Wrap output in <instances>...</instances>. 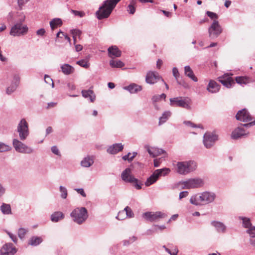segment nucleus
I'll use <instances>...</instances> for the list:
<instances>
[{"mask_svg":"<svg viewBox=\"0 0 255 255\" xmlns=\"http://www.w3.org/2000/svg\"><path fill=\"white\" fill-rule=\"evenodd\" d=\"M120 0H107L105 1L103 5L96 12L97 18L99 19H102L108 17L118 2Z\"/></svg>","mask_w":255,"mask_h":255,"instance_id":"obj_1","label":"nucleus"},{"mask_svg":"<svg viewBox=\"0 0 255 255\" xmlns=\"http://www.w3.org/2000/svg\"><path fill=\"white\" fill-rule=\"evenodd\" d=\"M181 189L197 188L202 187L204 185L203 180L199 178H190L186 181H180L172 186V189L179 188L181 185Z\"/></svg>","mask_w":255,"mask_h":255,"instance_id":"obj_2","label":"nucleus"},{"mask_svg":"<svg viewBox=\"0 0 255 255\" xmlns=\"http://www.w3.org/2000/svg\"><path fill=\"white\" fill-rule=\"evenodd\" d=\"M177 167V171L179 174L186 175L195 171L197 167V164L193 160L178 162Z\"/></svg>","mask_w":255,"mask_h":255,"instance_id":"obj_3","label":"nucleus"},{"mask_svg":"<svg viewBox=\"0 0 255 255\" xmlns=\"http://www.w3.org/2000/svg\"><path fill=\"white\" fill-rule=\"evenodd\" d=\"M70 215L74 222L79 225L84 223L88 217L87 210L85 207L75 209Z\"/></svg>","mask_w":255,"mask_h":255,"instance_id":"obj_4","label":"nucleus"},{"mask_svg":"<svg viewBox=\"0 0 255 255\" xmlns=\"http://www.w3.org/2000/svg\"><path fill=\"white\" fill-rule=\"evenodd\" d=\"M24 18L17 21L11 27L9 34L13 36H20L26 34L28 31V27L22 23Z\"/></svg>","mask_w":255,"mask_h":255,"instance_id":"obj_5","label":"nucleus"},{"mask_svg":"<svg viewBox=\"0 0 255 255\" xmlns=\"http://www.w3.org/2000/svg\"><path fill=\"white\" fill-rule=\"evenodd\" d=\"M121 177L125 182L132 183L136 189L139 190L141 188V183H139L138 180L131 175L130 168H127L124 170L122 173Z\"/></svg>","mask_w":255,"mask_h":255,"instance_id":"obj_6","label":"nucleus"},{"mask_svg":"<svg viewBox=\"0 0 255 255\" xmlns=\"http://www.w3.org/2000/svg\"><path fill=\"white\" fill-rule=\"evenodd\" d=\"M170 105L172 107H180L186 109H190L191 100L188 98L178 97L170 99Z\"/></svg>","mask_w":255,"mask_h":255,"instance_id":"obj_7","label":"nucleus"},{"mask_svg":"<svg viewBox=\"0 0 255 255\" xmlns=\"http://www.w3.org/2000/svg\"><path fill=\"white\" fill-rule=\"evenodd\" d=\"M17 131L20 140H25L28 136L29 134L28 125L25 119H21L19 122L17 127Z\"/></svg>","mask_w":255,"mask_h":255,"instance_id":"obj_8","label":"nucleus"},{"mask_svg":"<svg viewBox=\"0 0 255 255\" xmlns=\"http://www.w3.org/2000/svg\"><path fill=\"white\" fill-rule=\"evenodd\" d=\"M12 145L16 151L24 154H31L34 152L33 149L22 142L19 140L14 138Z\"/></svg>","mask_w":255,"mask_h":255,"instance_id":"obj_9","label":"nucleus"},{"mask_svg":"<svg viewBox=\"0 0 255 255\" xmlns=\"http://www.w3.org/2000/svg\"><path fill=\"white\" fill-rule=\"evenodd\" d=\"M142 216L146 220L153 222L158 221L161 219L165 218L167 215L162 212H147L143 214Z\"/></svg>","mask_w":255,"mask_h":255,"instance_id":"obj_10","label":"nucleus"},{"mask_svg":"<svg viewBox=\"0 0 255 255\" xmlns=\"http://www.w3.org/2000/svg\"><path fill=\"white\" fill-rule=\"evenodd\" d=\"M222 28L219 24V21L217 20H214L208 28L209 37L211 39L216 38L222 32Z\"/></svg>","mask_w":255,"mask_h":255,"instance_id":"obj_11","label":"nucleus"},{"mask_svg":"<svg viewBox=\"0 0 255 255\" xmlns=\"http://www.w3.org/2000/svg\"><path fill=\"white\" fill-rule=\"evenodd\" d=\"M217 140L218 136L216 134L207 132L204 135L203 142L206 148H210Z\"/></svg>","mask_w":255,"mask_h":255,"instance_id":"obj_12","label":"nucleus"},{"mask_svg":"<svg viewBox=\"0 0 255 255\" xmlns=\"http://www.w3.org/2000/svg\"><path fill=\"white\" fill-rule=\"evenodd\" d=\"M0 255H14L17 252V249L12 243H6L0 249Z\"/></svg>","mask_w":255,"mask_h":255,"instance_id":"obj_13","label":"nucleus"},{"mask_svg":"<svg viewBox=\"0 0 255 255\" xmlns=\"http://www.w3.org/2000/svg\"><path fill=\"white\" fill-rule=\"evenodd\" d=\"M236 118L237 120L243 122H248L252 120L251 115L246 109L239 111L236 114Z\"/></svg>","mask_w":255,"mask_h":255,"instance_id":"obj_14","label":"nucleus"},{"mask_svg":"<svg viewBox=\"0 0 255 255\" xmlns=\"http://www.w3.org/2000/svg\"><path fill=\"white\" fill-rule=\"evenodd\" d=\"M20 82V77L18 75L15 74L13 76V80L10 85L8 87L6 90V93L8 95L11 94L14 92L18 87Z\"/></svg>","mask_w":255,"mask_h":255,"instance_id":"obj_15","label":"nucleus"},{"mask_svg":"<svg viewBox=\"0 0 255 255\" xmlns=\"http://www.w3.org/2000/svg\"><path fill=\"white\" fill-rule=\"evenodd\" d=\"M203 205L210 203L214 201L215 194L214 193L204 192L200 194Z\"/></svg>","mask_w":255,"mask_h":255,"instance_id":"obj_16","label":"nucleus"},{"mask_svg":"<svg viewBox=\"0 0 255 255\" xmlns=\"http://www.w3.org/2000/svg\"><path fill=\"white\" fill-rule=\"evenodd\" d=\"M161 77H160L157 73L153 71H149L146 74L145 81L148 84H154L158 80L161 79Z\"/></svg>","mask_w":255,"mask_h":255,"instance_id":"obj_17","label":"nucleus"},{"mask_svg":"<svg viewBox=\"0 0 255 255\" xmlns=\"http://www.w3.org/2000/svg\"><path fill=\"white\" fill-rule=\"evenodd\" d=\"M248 134L249 132L246 133L245 130L243 128L238 127L232 131L231 137L234 139H237Z\"/></svg>","mask_w":255,"mask_h":255,"instance_id":"obj_18","label":"nucleus"},{"mask_svg":"<svg viewBox=\"0 0 255 255\" xmlns=\"http://www.w3.org/2000/svg\"><path fill=\"white\" fill-rule=\"evenodd\" d=\"M144 148L147 150V152L150 156L153 157H156L164 153V151L157 147H150L149 145H146Z\"/></svg>","mask_w":255,"mask_h":255,"instance_id":"obj_19","label":"nucleus"},{"mask_svg":"<svg viewBox=\"0 0 255 255\" xmlns=\"http://www.w3.org/2000/svg\"><path fill=\"white\" fill-rule=\"evenodd\" d=\"M211 225L213 226L216 231L219 233H225L227 231L226 226L222 222L216 221L211 222Z\"/></svg>","mask_w":255,"mask_h":255,"instance_id":"obj_20","label":"nucleus"},{"mask_svg":"<svg viewBox=\"0 0 255 255\" xmlns=\"http://www.w3.org/2000/svg\"><path fill=\"white\" fill-rule=\"evenodd\" d=\"M218 81L227 88H231L233 84H235L232 78L226 76L225 77H220L218 78Z\"/></svg>","mask_w":255,"mask_h":255,"instance_id":"obj_21","label":"nucleus"},{"mask_svg":"<svg viewBox=\"0 0 255 255\" xmlns=\"http://www.w3.org/2000/svg\"><path fill=\"white\" fill-rule=\"evenodd\" d=\"M124 146L122 143L114 144L107 149V152L110 154H116L123 149Z\"/></svg>","mask_w":255,"mask_h":255,"instance_id":"obj_22","label":"nucleus"},{"mask_svg":"<svg viewBox=\"0 0 255 255\" xmlns=\"http://www.w3.org/2000/svg\"><path fill=\"white\" fill-rule=\"evenodd\" d=\"M220 87V86L214 80H210L207 89L210 93H215L219 91Z\"/></svg>","mask_w":255,"mask_h":255,"instance_id":"obj_23","label":"nucleus"},{"mask_svg":"<svg viewBox=\"0 0 255 255\" xmlns=\"http://www.w3.org/2000/svg\"><path fill=\"white\" fill-rule=\"evenodd\" d=\"M108 51L109 55L111 58L119 57L121 56L122 52L116 46L110 47Z\"/></svg>","mask_w":255,"mask_h":255,"instance_id":"obj_24","label":"nucleus"},{"mask_svg":"<svg viewBox=\"0 0 255 255\" xmlns=\"http://www.w3.org/2000/svg\"><path fill=\"white\" fill-rule=\"evenodd\" d=\"M159 171L158 170H155L152 174L147 179L146 182H145V185L146 186H149L150 185L155 183L158 178V174Z\"/></svg>","mask_w":255,"mask_h":255,"instance_id":"obj_25","label":"nucleus"},{"mask_svg":"<svg viewBox=\"0 0 255 255\" xmlns=\"http://www.w3.org/2000/svg\"><path fill=\"white\" fill-rule=\"evenodd\" d=\"M190 203L196 206L203 205L200 194H196L192 195L190 199Z\"/></svg>","mask_w":255,"mask_h":255,"instance_id":"obj_26","label":"nucleus"},{"mask_svg":"<svg viewBox=\"0 0 255 255\" xmlns=\"http://www.w3.org/2000/svg\"><path fill=\"white\" fill-rule=\"evenodd\" d=\"M43 242V239L41 237L32 236L28 241V244L31 246H37Z\"/></svg>","mask_w":255,"mask_h":255,"instance_id":"obj_27","label":"nucleus"},{"mask_svg":"<svg viewBox=\"0 0 255 255\" xmlns=\"http://www.w3.org/2000/svg\"><path fill=\"white\" fill-rule=\"evenodd\" d=\"M61 71L65 75H70L74 72V68L68 64H64L61 66Z\"/></svg>","mask_w":255,"mask_h":255,"instance_id":"obj_28","label":"nucleus"},{"mask_svg":"<svg viewBox=\"0 0 255 255\" xmlns=\"http://www.w3.org/2000/svg\"><path fill=\"white\" fill-rule=\"evenodd\" d=\"M184 73L185 75L192 79L194 82H197L198 79L195 76L193 70L191 69L189 66H186L184 67Z\"/></svg>","mask_w":255,"mask_h":255,"instance_id":"obj_29","label":"nucleus"},{"mask_svg":"<svg viewBox=\"0 0 255 255\" xmlns=\"http://www.w3.org/2000/svg\"><path fill=\"white\" fill-rule=\"evenodd\" d=\"M124 89L128 91L131 94L135 93L142 90L141 86L136 84H131L128 86L125 87Z\"/></svg>","mask_w":255,"mask_h":255,"instance_id":"obj_30","label":"nucleus"},{"mask_svg":"<svg viewBox=\"0 0 255 255\" xmlns=\"http://www.w3.org/2000/svg\"><path fill=\"white\" fill-rule=\"evenodd\" d=\"M82 94L85 98H89L91 102H93L95 100L96 96L94 92L91 90H83L82 91Z\"/></svg>","mask_w":255,"mask_h":255,"instance_id":"obj_31","label":"nucleus"},{"mask_svg":"<svg viewBox=\"0 0 255 255\" xmlns=\"http://www.w3.org/2000/svg\"><path fill=\"white\" fill-rule=\"evenodd\" d=\"M64 218V215L61 212H55L51 215V220L53 222H58Z\"/></svg>","mask_w":255,"mask_h":255,"instance_id":"obj_32","label":"nucleus"},{"mask_svg":"<svg viewBox=\"0 0 255 255\" xmlns=\"http://www.w3.org/2000/svg\"><path fill=\"white\" fill-rule=\"evenodd\" d=\"M94 163L93 159L92 157L87 156L85 157L81 161V165L84 167H89Z\"/></svg>","mask_w":255,"mask_h":255,"instance_id":"obj_33","label":"nucleus"},{"mask_svg":"<svg viewBox=\"0 0 255 255\" xmlns=\"http://www.w3.org/2000/svg\"><path fill=\"white\" fill-rule=\"evenodd\" d=\"M50 26L52 30L54 29L58 26H60L62 24V21L60 18H55L50 21Z\"/></svg>","mask_w":255,"mask_h":255,"instance_id":"obj_34","label":"nucleus"},{"mask_svg":"<svg viewBox=\"0 0 255 255\" xmlns=\"http://www.w3.org/2000/svg\"><path fill=\"white\" fill-rule=\"evenodd\" d=\"M171 113L170 111L164 112L159 118L158 125H161L165 123L171 116Z\"/></svg>","mask_w":255,"mask_h":255,"instance_id":"obj_35","label":"nucleus"},{"mask_svg":"<svg viewBox=\"0 0 255 255\" xmlns=\"http://www.w3.org/2000/svg\"><path fill=\"white\" fill-rule=\"evenodd\" d=\"M0 211L3 214L9 215L11 214V207L9 204L2 203L0 206Z\"/></svg>","mask_w":255,"mask_h":255,"instance_id":"obj_36","label":"nucleus"},{"mask_svg":"<svg viewBox=\"0 0 255 255\" xmlns=\"http://www.w3.org/2000/svg\"><path fill=\"white\" fill-rule=\"evenodd\" d=\"M110 65L112 68H122L124 66V64L121 60L112 59L110 61Z\"/></svg>","mask_w":255,"mask_h":255,"instance_id":"obj_37","label":"nucleus"},{"mask_svg":"<svg viewBox=\"0 0 255 255\" xmlns=\"http://www.w3.org/2000/svg\"><path fill=\"white\" fill-rule=\"evenodd\" d=\"M239 218L240 220H242L243 221V226L245 228H248V229L251 227L252 224L250 221V219L248 218L243 217H239Z\"/></svg>","mask_w":255,"mask_h":255,"instance_id":"obj_38","label":"nucleus"},{"mask_svg":"<svg viewBox=\"0 0 255 255\" xmlns=\"http://www.w3.org/2000/svg\"><path fill=\"white\" fill-rule=\"evenodd\" d=\"M135 2L132 0L127 7V11L129 13L133 14L135 11Z\"/></svg>","mask_w":255,"mask_h":255,"instance_id":"obj_39","label":"nucleus"},{"mask_svg":"<svg viewBox=\"0 0 255 255\" xmlns=\"http://www.w3.org/2000/svg\"><path fill=\"white\" fill-rule=\"evenodd\" d=\"M11 147L3 142H0V152L10 151Z\"/></svg>","mask_w":255,"mask_h":255,"instance_id":"obj_40","label":"nucleus"},{"mask_svg":"<svg viewBox=\"0 0 255 255\" xmlns=\"http://www.w3.org/2000/svg\"><path fill=\"white\" fill-rule=\"evenodd\" d=\"M76 64L85 68H88L90 66L88 60L86 59L79 60L76 62Z\"/></svg>","mask_w":255,"mask_h":255,"instance_id":"obj_41","label":"nucleus"},{"mask_svg":"<svg viewBox=\"0 0 255 255\" xmlns=\"http://www.w3.org/2000/svg\"><path fill=\"white\" fill-rule=\"evenodd\" d=\"M127 217L132 218L134 216V214L130 207L127 206L124 210Z\"/></svg>","mask_w":255,"mask_h":255,"instance_id":"obj_42","label":"nucleus"},{"mask_svg":"<svg viewBox=\"0 0 255 255\" xmlns=\"http://www.w3.org/2000/svg\"><path fill=\"white\" fill-rule=\"evenodd\" d=\"M28 231V230L27 229L22 228H19L18 231V235L19 238L21 239H23Z\"/></svg>","mask_w":255,"mask_h":255,"instance_id":"obj_43","label":"nucleus"},{"mask_svg":"<svg viewBox=\"0 0 255 255\" xmlns=\"http://www.w3.org/2000/svg\"><path fill=\"white\" fill-rule=\"evenodd\" d=\"M156 170H158L159 172H158V176L159 177L160 176H166L169 174L170 171V170L168 168H164L162 169H157Z\"/></svg>","mask_w":255,"mask_h":255,"instance_id":"obj_44","label":"nucleus"},{"mask_svg":"<svg viewBox=\"0 0 255 255\" xmlns=\"http://www.w3.org/2000/svg\"><path fill=\"white\" fill-rule=\"evenodd\" d=\"M59 191L61 193V197L63 199H66L67 196V189L62 186H60Z\"/></svg>","mask_w":255,"mask_h":255,"instance_id":"obj_45","label":"nucleus"},{"mask_svg":"<svg viewBox=\"0 0 255 255\" xmlns=\"http://www.w3.org/2000/svg\"><path fill=\"white\" fill-rule=\"evenodd\" d=\"M236 81L237 83L241 85L247 84L248 83V79L245 77H237L236 78Z\"/></svg>","mask_w":255,"mask_h":255,"instance_id":"obj_46","label":"nucleus"},{"mask_svg":"<svg viewBox=\"0 0 255 255\" xmlns=\"http://www.w3.org/2000/svg\"><path fill=\"white\" fill-rule=\"evenodd\" d=\"M71 33L73 35L74 42L75 43L76 36L79 37L82 33V31L79 29H72V30H71Z\"/></svg>","mask_w":255,"mask_h":255,"instance_id":"obj_47","label":"nucleus"},{"mask_svg":"<svg viewBox=\"0 0 255 255\" xmlns=\"http://www.w3.org/2000/svg\"><path fill=\"white\" fill-rule=\"evenodd\" d=\"M126 218H127V217L126 216L125 211L124 210L120 211L118 213L117 216L116 217V218L119 220H123L125 219Z\"/></svg>","mask_w":255,"mask_h":255,"instance_id":"obj_48","label":"nucleus"},{"mask_svg":"<svg viewBox=\"0 0 255 255\" xmlns=\"http://www.w3.org/2000/svg\"><path fill=\"white\" fill-rule=\"evenodd\" d=\"M247 232L250 235L252 238L255 237V226H252L247 231Z\"/></svg>","mask_w":255,"mask_h":255,"instance_id":"obj_49","label":"nucleus"},{"mask_svg":"<svg viewBox=\"0 0 255 255\" xmlns=\"http://www.w3.org/2000/svg\"><path fill=\"white\" fill-rule=\"evenodd\" d=\"M44 81L46 83L49 84H50L51 83L52 87L54 88V84L53 80L51 78V77L49 76H48L47 75H45Z\"/></svg>","mask_w":255,"mask_h":255,"instance_id":"obj_50","label":"nucleus"},{"mask_svg":"<svg viewBox=\"0 0 255 255\" xmlns=\"http://www.w3.org/2000/svg\"><path fill=\"white\" fill-rule=\"evenodd\" d=\"M184 124L187 126L192 127L193 128H203V127L201 125H196L192 123L190 121H185V122H184Z\"/></svg>","mask_w":255,"mask_h":255,"instance_id":"obj_51","label":"nucleus"},{"mask_svg":"<svg viewBox=\"0 0 255 255\" xmlns=\"http://www.w3.org/2000/svg\"><path fill=\"white\" fill-rule=\"evenodd\" d=\"M206 14L211 19H215V20H217L218 18V15L213 12L207 11L206 12Z\"/></svg>","mask_w":255,"mask_h":255,"instance_id":"obj_52","label":"nucleus"},{"mask_svg":"<svg viewBox=\"0 0 255 255\" xmlns=\"http://www.w3.org/2000/svg\"><path fill=\"white\" fill-rule=\"evenodd\" d=\"M172 73L173 76L175 78L177 81L178 82V78H179V73L178 69L176 67H173L172 69Z\"/></svg>","mask_w":255,"mask_h":255,"instance_id":"obj_53","label":"nucleus"},{"mask_svg":"<svg viewBox=\"0 0 255 255\" xmlns=\"http://www.w3.org/2000/svg\"><path fill=\"white\" fill-rule=\"evenodd\" d=\"M51 151L55 155L60 156V153L58 147L56 146H53L51 147Z\"/></svg>","mask_w":255,"mask_h":255,"instance_id":"obj_54","label":"nucleus"},{"mask_svg":"<svg viewBox=\"0 0 255 255\" xmlns=\"http://www.w3.org/2000/svg\"><path fill=\"white\" fill-rule=\"evenodd\" d=\"M7 234H8L9 238L11 239V240L14 243H16L17 242V239L15 235L12 234V233L7 232Z\"/></svg>","mask_w":255,"mask_h":255,"instance_id":"obj_55","label":"nucleus"},{"mask_svg":"<svg viewBox=\"0 0 255 255\" xmlns=\"http://www.w3.org/2000/svg\"><path fill=\"white\" fill-rule=\"evenodd\" d=\"M188 192L187 191H182L179 193V199L181 200L183 198L186 197L188 195Z\"/></svg>","mask_w":255,"mask_h":255,"instance_id":"obj_56","label":"nucleus"},{"mask_svg":"<svg viewBox=\"0 0 255 255\" xmlns=\"http://www.w3.org/2000/svg\"><path fill=\"white\" fill-rule=\"evenodd\" d=\"M75 190L83 197H85L86 196V194L85 193L83 189L77 188V189H75Z\"/></svg>","mask_w":255,"mask_h":255,"instance_id":"obj_57","label":"nucleus"},{"mask_svg":"<svg viewBox=\"0 0 255 255\" xmlns=\"http://www.w3.org/2000/svg\"><path fill=\"white\" fill-rule=\"evenodd\" d=\"M45 33V30L44 28H40L36 31V34L40 36H43Z\"/></svg>","mask_w":255,"mask_h":255,"instance_id":"obj_58","label":"nucleus"},{"mask_svg":"<svg viewBox=\"0 0 255 255\" xmlns=\"http://www.w3.org/2000/svg\"><path fill=\"white\" fill-rule=\"evenodd\" d=\"M161 99H160V97L159 95H154L152 98V101L153 103H156Z\"/></svg>","mask_w":255,"mask_h":255,"instance_id":"obj_59","label":"nucleus"},{"mask_svg":"<svg viewBox=\"0 0 255 255\" xmlns=\"http://www.w3.org/2000/svg\"><path fill=\"white\" fill-rule=\"evenodd\" d=\"M254 125H255V120L248 124H242V126L246 128H249Z\"/></svg>","mask_w":255,"mask_h":255,"instance_id":"obj_60","label":"nucleus"},{"mask_svg":"<svg viewBox=\"0 0 255 255\" xmlns=\"http://www.w3.org/2000/svg\"><path fill=\"white\" fill-rule=\"evenodd\" d=\"M74 44H75V43H74ZM75 50L77 52L80 51L83 49L82 45H81L80 44H75Z\"/></svg>","mask_w":255,"mask_h":255,"instance_id":"obj_61","label":"nucleus"},{"mask_svg":"<svg viewBox=\"0 0 255 255\" xmlns=\"http://www.w3.org/2000/svg\"><path fill=\"white\" fill-rule=\"evenodd\" d=\"M29 0H17L18 5L20 7L22 6Z\"/></svg>","mask_w":255,"mask_h":255,"instance_id":"obj_62","label":"nucleus"},{"mask_svg":"<svg viewBox=\"0 0 255 255\" xmlns=\"http://www.w3.org/2000/svg\"><path fill=\"white\" fill-rule=\"evenodd\" d=\"M130 154V153H128L127 155H125V156H123L122 158L124 160H128V162L132 161L131 160H129V155Z\"/></svg>","mask_w":255,"mask_h":255,"instance_id":"obj_63","label":"nucleus"},{"mask_svg":"<svg viewBox=\"0 0 255 255\" xmlns=\"http://www.w3.org/2000/svg\"><path fill=\"white\" fill-rule=\"evenodd\" d=\"M156 230L153 229H148L147 230L146 234L147 235H151L153 234L154 232H156Z\"/></svg>","mask_w":255,"mask_h":255,"instance_id":"obj_64","label":"nucleus"}]
</instances>
